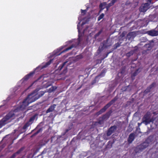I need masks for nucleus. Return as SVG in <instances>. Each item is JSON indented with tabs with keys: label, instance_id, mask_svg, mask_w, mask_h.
Returning <instances> with one entry per match:
<instances>
[{
	"label": "nucleus",
	"instance_id": "nucleus-40",
	"mask_svg": "<svg viewBox=\"0 0 158 158\" xmlns=\"http://www.w3.org/2000/svg\"><path fill=\"white\" fill-rule=\"evenodd\" d=\"M142 39H144V41H143V42H146L147 41V39L146 38H142Z\"/></svg>",
	"mask_w": 158,
	"mask_h": 158
},
{
	"label": "nucleus",
	"instance_id": "nucleus-16",
	"mask_svg": "<svg viewBox=\"0 0 158 158\" xmlns=\"http://www.w3.org/2000/svg\"><path fill=\"white\" fill-rule=\"evenodd\" d=\"M24 148H20L17 152L14 153L9 158H15L17 155L19 154L23 151Z\"/></svg>",
	"mask_w": 158,
	"mask_h": 158
},
{
	"label": "nucleus",
	"instance_id": "nucleus-38",
	"mask_svg": "<svg viewBox=\"0 0 158 158\" xmlns=\"http://www.w3.org/2000/svg\"><path fill=\"white\" fill-rule=\"evenodd\" d=\"M109 53H110V52H108V53H107L105 55V56H104V58H105L106 57L108 56V54H109Z\"/></svg>",
	"mask_w": 158,
	"mask_h": 158
},
{
	"label": "nucleus",
	"instance_id": "nucleus-22",
	"mask_svg": "<svg viewBox=\"0 0 158 158\" xmlns=\"http://www.w3.org/2000/svg\"><path fill=\"white\" fill-rule=\"evenodd\" d=\"M56 89L57 87L56 86H52L49 89L48 92L49 93H51L56 90Z\"/></svg>",
	"mask_w": 158,
	"mask_h": 158
},
{
	"label": "nucleus",
	"instance_id": "nucleus-32",
	"mask_svg": "<svg viewBox=\"0 0 158 158\" xmlns=\"http://www.w3.org/2000/svg\"><path fill=\"white\" fill-rule=\"evenodd\" d=\"M133 51H131L127 53V56H130L133 55Z\"/></svg>",
	"mask_w": 158,
	"mask_h": 158
},
{
	"label": "nucleus",
	"instance_id": "nucleus-31",
	"mask_svg": "<svg viewBox=\"0 0 158 158\" xmlns=\"http://www.w3.org/2000/svg\"><path fill=\"white\" fill-rule=\"evenodd\" d=\"M114 4L111 1L110 3H109L108 4L107 6H106L107 9L108 10V8H109L110 7L113 5Z\"/></svg>",
	"mask_w": 158,
	"mask_h": 158
},
{
	"label": "nucleus",
	"instance_id": "nucleus-26",
	"mask_svg": "<svg viewBox=\"0 0 158 158\" xmlns=\"http://www.w3.org/2000/svg\"><path fill=\"white\" fill-rule=\"evenodd\" d=\"M67 62V61L64 62L61 65H60L59 67L58 68V69L59 70H61Z\"/></svg>",
	"mask_w": 158,
	"mask_h": 158
},
{
	"label": "nucleus",
	"instance_id": "nucleus-23",
	"mask_svg": "<svg viewBox=\"0 0 158 158\" xmlns=\"http://www.w3.org/2000/svg\"><path fill=\"white\" fill-rule=\"evenodd\" d=\"M144 46L145 48H147L148 50H151L152 48V46L150 44H146L144 45Z\"/></svg>",
	"mask_w": 158,
	"mask_h": 158
},
{
	"label": "nucleus",
	"instance_id": "nucleus-6",
	"mask_svg": "<svg viewBox=\"0 0 158 158\" xmlns=\"http://www.w3.org/2000/svg\"><path fill=\"white\" fill-rule=\"evenodd\" d=\"M35 118V115L31 117L29 119V120L26 122L23 127V129L26 130L28 127L31 125L33 123L34 121Z\"/></svg>",
	"mask_w": 158,
	"mask_h": 158
},
{
	"label": "nucleus",
	"instance_id": "nucleus-47",
	"mask_svg": "<svg viewBox=\"0 0 158 158\" xmlns=\"http://www.w3.org/2000/svg\"><path fill=\"white\" fill-rule=\"evenodd\" d=\"M100 48H98V51H99V50H100Z\"/></svg>",
	"mask_w": 158,
	"mask_h": 158
},
{
	"label": "nucleus",
	"instance_id": "nucleus-20",
	"mask_svg": "<svg viewBox=\"0 0 158 158\" xmlns=\"http://www.w3.org/2000/svg\"><path fill=\"white\" fill-rule=\"evenodd\" d=\"M148 4L147 3H145L144 5V6H142V7L140 8V11L142 12H145L148 9V8H147V7L145 6L146 4Z\"/></svg>",
	"mask_w": 158,
	"mask_h": 158
},
{
	"label": "nucleus",
	"instance_id": "nucleus-35",
	"mask_svg": "<svg viewBox=\"0 0 158 158\" xmlns=\"http://www.w3.org/2000/svg\"><path fill=\"white\" fill-rule=\"evenodd\" d=\"M102 32V31H100L98 33L96 34L95 36H97L99 35Z\"/></svg>",
	"mask_w": 158,
	"mask_h": 158
},
{
	"label": "nucleus",
	"instance_id": "nucleus-7",
	"mask_svg": "<svg viewBox=\"0 0 158 158\" xmlns=\"http://www.w3.org/2000/svg\"><path fill=\"white\" fill-rule=\"evenodd\" d=\"M117 127L114 125L111 126L107 130L106 135L107 136L110 135L116 130Z\"/></svg>",
	"mask_w": 158,
	"mask_h": 158
},
{
	"label": "nucleus",
	"instance_id": "nucleus-5",
	"mask_svg": "<svg viewBox=\"0 0 158 158\" xmlns=\"http://www.w3.org/2000/svg\"><path fill=\"white\" fill-rule=\"evenodd\" d=\"M142 120L143 123H144L146 125H147L151 122L153 123L154 120L153 118H150L149 114L147 113L144 115Z\"/></svg>",
	"mask_w": 158,
	"mask_h": 158
},
{
	"label": "nucleus",
	"instance_id": "nucleus-29",
	"mask_svg": "<svg viewBox=\"0 0 158 158\" xmlns=\"http://www.w3.org/2000/svg\"><path fill=\"white\" fill-rule=\"evenodd\" d=\"M156 83L154 82L148 87L151 90L152 88L154 87Z\"/></svg>",
	"mask_w": 158,
	"mask_h": 158
},
{
	"label": "nucleus",
	"instance_id": "nucleus-19",
	"mask_svg": "<svg viewBox=\"0 0 158 158\" xmlns=\"http://www.w3.org/2000/svg\"><path fill=\"white\" fill-rule=\"evenodd\" d=\"M75 47V44H72L70 46L68 47L67 48H65L64 50H63L61 53H63L67 51L68 50L71 49L73 48H74Z\"/></svg>",
	"mask_w": 158,
	"mask_h": 158
},
{
	"label": "nucleus",
	"instance_id": "nucleus-1",
	"mask_svg": "<svg viewBox=\"0 0 158 158\" xmlns=\"http://www.w3.org/2000/svg\"><path fill=\"white\" fill-rule=\"evenodd\" d=\"M152 141V137H149L147 138L144 142L141 143L140 145L137 146L134 150L135 153H137L142 152L143 150L148 146Z\"/></svg>",
	"mask_w": 158,
	"mask_h": 158
},
{
	"label": "nucleus",
	"instance_id": "nucleus-8",
	"mask_svg": "<svg viewBox=\"0 0 158 158\" xmlns=\"http://www.w3.org/2000/svg\"><path fill=\"white\" fill-rule=\"evenodd\" d=\"M112 112L111 110H109L105 114H103L102 116L101 117V118L104 121L106 120L109 118Z\"/></svg>",
	"mask_w": 158,
	"mask_h": 158
},
{
	"label": "nucleus",
	"instance_id": "nucleus-24",
	"mask_svg": "<svg viewBox=\"0 0 158 158\" xmlns=\"http://www.w3.org/2000/svg\"><path fill=\"white\" fill-rule=\"evenodd\" d=\"M43 131V128H41L39 129L36 132L34 133L32 135V136H35L38 134L40 132L42 131Z\"/></svg>",
	"mask_w": 158,
	"mask_h": 158
},
{
	"label": "nucleus",
	"instance_id": "nucleus-15",
	"mask_svg": "<svg viewBox=\"0 0 158 158\" xmlns=\"http://www.w3.org/2000/svg\"><path fill=\"white\" fill-rule=\"evenodd\" d=\"M139 68L136 70L132 74L131 76V77L133 80L135 79V77L137 76L138 74L140 72Z\"/></svg>",
	"mask_w": 158,
	"mask_h": 158
},
{
	"label": "nucleus",
	"instance_id": "nucleus-48",
	"mask_svg": "<svg viewBox=\"0 0 158 158\" xmlns=\"http://www.w3.org/2000/svg\"><path fill=\"white\" fill-rule=\"evenodd\" d=\"M100 7H101V5H100Z\"/></svg>",
	"mask_w": 158,
	"mask_h": 158
},
{
	"label": "nucleus",
	"instance_id": "nucleus-2",
	"mask_svg": "<svg viewBox=\"0 0 158 158\" xmlns=\"http://www.w3.org/2000/svg\"><path fill=\"white\" fill-rule=\"evenodd\" d=\"M118 98V97L117 96H115L110 102L104 106L99 111L97 112L96 113V114L97 115H99L105 112L108 108L117 100Z\"/></svg>",
	"mask_w": 158,
	"mask_h": 158
},
{
	"label": "nucleus",
	"instance_id": "nucleus-43",
	"mask_svg": "<svg viewBox=\"0 0 158 158\" xmlns=\"http://www.w3.org/2000/svg\"><path fill=\"white\" fill-rule=\"evenodd\" d=\"M77 29H78V32H79V26L78 25H77Z\"/></svg>",
	"mask_w": 158,
	"mask_h": 158
},
{
	"label": "nucleus",
	"instance_id": "nucleus-34",
	"mask_svg": "<svg viewBox=\"0 0 158 158\" xmlns=\"http://www.w3.org/2000/svg\"><path fill=\"white\" fill-rule=\"evenodd\" d=\"M81 13L82 14H83V15H85V14L86 13L87 11V10H83L82 9H81Z\"/></svg>",
	"mask_w": 158,
	"mask_h": 158
},
{
	"label": "nucleus",
	"instance_id": "nucleus-13",
	"mask_svg": "<svg viewBox=\"0 0 158 158\" xmlns=\"http://www.w3.org/2000/svg\"><path fill=\"white\" fill-rule=\"evenodd\" d=\"M34 72H30L29 73L26 75L23 78V80L24 81H27L29 79L30 77H32L33 75L34 74Z\"/></svg>",
	"mask_w": 158,
	"mask_h": 158
},
{
	"label": "nucleus",
	"instance_id": "nucleus-46",
	"mask_svg": "<svg viewBox=\"0 0 158 158\" xmlns=\"http://www.w3.org/2000/svg\"><path fill=\"white\" fill-rule=\"evenodd\" d=\"M84 23H82V25H84Z\"/></svg>",
	"mask_w": 158,
	"mask_h": 158
},
{
	"label": "nucleus",
	"instance_id": "nucleus-39",
	"mask_svg": "<svg viewBox=\"0 0 158 158\" xmlns=\"http://www.w3.org/2000/svg\"><path fill=\"white\" fill-rule=\"evenodd\" d=\"M142 123H143V122H142L141 123H138V126L139 127L141 125V124H142Z\"/></svg>",
	"mask_w": 158,
	"mask_h": 158
},
{
	"label": "nucleus",
	"instance_id": "nucleus-4",
	"mask_svg": "<svg viewBox=\"0 0 158 158\" xmlns=\"http://www.w3.org/2000/svg\"><path fill=\"white\" fill-rule=\"evenodd\" d=\"M15 115L14 113H9L0 120V128L8 122V120Z\"/></svg>",
	"mask_w": 158,
	"mask_h": 158
},
{
	"label": "nucleus",
	"instance_id": "nucleus-30",
	"mask_svg": "<svg viewBox=\"0 0 158 158\" xmlns=\"http://www.w3.org/2000/svg\"><path fill=\"white\" fill-rule=\"evenodd\" d=\"M151 90L148 87L144 91V93L145 94H147L150 92Z\"/></svg>",
	"mask_w": 158,
	"mask_h": 158
},
{
	"label": "nucleus",
	"instance_id": "nucleus-36",
	"mask_svg": "<svg viewBox=\"0 0 158 158\" xmlns=\"http://www.w3.org/2000/svg\"><path fill=\"white\" fill-rule=\"evenodd\" d=\"M126 89H127V88L125 87H123L121 89L122 90L124 91H126Z\"/></svg>",
	"mask_w": 158,
	"mask_h": 158
},
{
	"label": "nucleus",
	"instance_id": "nucleus-21",
	"mask_svg": "<svg viewBox=\"0 0 158 158\" xmlns=\"http://www.w3.org/2000/svg\"><path fill=\"white\" fill-rule=\"evenodd\" d=\"M106 71V69H104L102 71L101 73L98 75V76L103 77H104L105 75V73Z\"/></svg>",
	"mask_w": 158,
	"mask_h": 158
},
{
	"label": "nucleus",
	"instance_id": "nucleus-18",
	"mask_svg": "<svg viewBox=\"0 0 158 158\" xmlns=\"http://www.w3.org/2000/svg\"><path fill=\"white\" fill-rule=\"evenodd\" d=\"M52 60H50L46 62L45 64H44V65H42L41 66H39V67H41V69H42L44 68H46L50 64L52 63Z\"/></svg>",
	"mask_w": 158,
	"mask_h": 158
},
{
	"label": "nucleus",
	"instance_id": "nucleus-14",
	"mask_svg": "<svg viewBox=\"0 0 158 158\" xmlns=\"http://www.w3.org/2000/svg\"><path fill=\"white\" fill-rule=\"evenodd\" d=\"M134 37V32H129L127 35L126 38L130 40L131 39H133Z\"/></svg>",
	"mask_w": 158,
	"mask_h": 158
},
{
	"label": "nucleus",
	"instance_id": "nucleus-11",
	"mask_svg": "<svg viewBox=\"0 0 158 158\" xmlns=\"http://www.w3.org/2000/svg\"><path fill=\"white\" fill-rule=\"evenodd\" d=\"M147 33L148 35L152 36H156L158 35V31L154 30L148 31Z\"/></svg>",
	"mask_w": 158,
	"mask_h": 158
},
{
	"label": "nucleus",
	"instance_id": "nucleus-10",
	"mask_svg": "<svg viewBox=\"0 0 158 158\" xmlns=\"http://www.w3.org/2000/svg\"><path fill=\"white\" fill-rule=\"evenodd\" d=\"M135 138V135L134 133H132L130 134L127 139V141L129 144L131 143L134 141Z\"/></svg>",
	"mask_w": 158,
	"mask_h": 158
},
{
	"label": "nucleus",
	"instance_id": "nucleus-28",
	"mask_svg": "<svg viewBox=\"0 0 158 158\" xmlns=\"http://www.w3.org/2000/svg\"><path fill=\"white\" fill-rule=\"evenodd\" d=\"M156 83L154 82L148 87L151 90L152 88L154 87Z\"/></svg>",
	"mask_w": 158,
	"mask_h": 158
},
{
	"label": "nucleus",
	"instance_id": "nucleus-27",
	"mask_svg": "<svg viewBox=\"0 0 158 158\" xmlns=\"http://www.w3.org/2000/svg\"><path fill=\"white\" fill-rule=\"evenodd\" d=\"M104 16V14L103 13H102L101 14L98 18V20L100 21L101 19H102Z\"/></svg>",
	"mask_w": 158,
	"mask_h": 158
},
{
	"label": "nucleus",
	"instance_id": "nucleus-12",
	"mask_svg": "<svg viewBox=\"0 0 158 158\" xmlns=\"http://www.w3.org/2000/svg\"><path fill=\"white\" fill-rule=\"evenodd\" d=\"M109 40L108 39H107L106 40H104L102 42L103 46L102 48H107L108 47H110L111 45V44L110 43H108V41Z\"/></svg>",
	"mask_w": 158,
	"mask_h": 158
},
{
	"label": "nucleus",
	"instance_id": "nucleus-17",
	"mask_svg": "<svg viewBox=\"0 0 158 158\" xmlns=\"http://www.w3.org/2000/svg\"><path fill=\"white\" fill-rule=\"evenodd\" d=\"M56 106V104H53V105L51 106L46 111V113H48L53 111L55 108Z\"/></svg>",
	"mask_w": 158,
	"mask_h": 158
},
{
	"label": "nucleus",
	"instance_id": "nucleus-33",
	"mask_svg": "<svg viewBox=\"0 0 158 158\" xmlns=\"http://www.w3.org/2000/svg\"><path fill=\"white\" fill-rule=\"evenodd\" d=\"M103 121L104 120H102V119L101 117H100L98 120V123L100 124H101L103 123Z\"/></svg>",
	"mask_w": 158,
	"mask_h": 158
},
{
	"label": "nucleus",
	"instance_id": "nucleus-42",
	"mask_svg": "<svg viewBox=\"0 0 158 158\" xmlns=\"http://www.w3.org/2000/svg\"><path fill=\"white\" fill-rule=\"evenodd\" d=\"M152 0H148V2L150 3H152Z\"/></svg>",
	"mask_w": 158,
	"mask_h": 158
},
{
	"label": "nucleus",
	"instance_id": "nucleus-9",
	"mask_svg": "<svg viewBox=\"0 0 158 158\" xmlns=\"http://www.w3.org/2000/svg\"><path fill=\"white\" fill-rule=\"evenodd\" d=\"M45 92L43 91H40L39 94H36L35 95L33 96V94L32 95V97L33 98V99H34V101H35L39 98L43 96Z\"/></svg>",
	"mask_w": 158,
	"mask_h": 158
},
{
	"label": "nucleus",
	"instance_id": "nucleus-41",
	"mask_svg": "<svg viewBox=\"0 0 158 158\" xmlns=\"http://www.w3.org/2000/svg\"><path fill=\"white\" fill-rule=\"evenodd\" d=\"M67 68H64V72L66 73L67 71Z\"/></svg>",
	"mask_w": 158,
	"mask_h": 158
},
{
	"label": "nucleus",
	"instance_id": "nucleus-3",
	"mask_svg": "<svg viewBox=\"0 0 158 158\" xmlns=\"http://www.w3.org/2000/svg\"><path fill=\"white\" fill-rule=\"evenodd\" d=\"M33 94V93H31L28 95L27 98L23 101L22 104L21 105V108H25L28 106L29 104L35 101L32 97Z\"/></svg>",
	"mask_w": 158,
	"mask_h": 158
},
{
	"label": "nucleus",
	"instance_id": "nucleus-45",
	"mask_svg": "<svg viewBox=\"0 0 158 158\" xmlns=\"http://www.w3.org/2000/svg\"><path fill=\"white\" fill-rule=\"evenodd\" d=\"M81 87V86L79 88H78L77 89H80Z\"/></svg>",
	"mask_w": 158,
	"mask_h": 158
},
{
	"label": "nucleus",
	"instance_id": "nucleus-37",
	"mask_svg": "<svg viewBox=\"0 0 158 158\" xmlns=\"http://www.w3.org/2000/svg\"><path fill=\"white\" fill-rule=\"evenodd\" d=\"M118 0H112L111 1L114 4Z\"/></svg>",
	"mask_w": 158,
	"mask_h": 158
},
{
	"label": "nucleus",
	"instance_id": "nucleus-44",
	"mask_svg": "<svg viewBox=\"0 0 158 158\" xmlns=\"http://www.w3.org/2000/svg\"><path fill=\"white\" fill-rule=\"evenodd\" d=\"M115 46H116V48H117L119 46V45H117V44H116Z\"/></svg>",
	"mask_w": 158,
	"mask_h": 158
},
{
	"label": "nucleus",
	"instance_id": "nucleus-25",
	"mask_svg": "<svg viewBox=\"0 0 158 158\" xmlns=\"http://www.w3.org/2000/svg\"><path fill=\"white\" fill-rule=\"evenodd\" d=\"M112 144L113 143H112L111 141H109L108 142L107 144V148H111V147H112Z\"/></svg>",
	"mask_w": 158,
	"mask_h": 158
}]
</instances>
